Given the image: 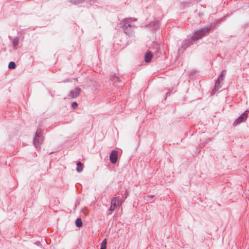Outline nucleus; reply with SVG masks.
<instances>
[{"instance_id": "obj_1", "label": "nucleus", "mask_w": 249, "mask_h": 249, "mask_svg": "<svg viewBox=\"0 0 249 249\" xmlns=\"http://www.w3.org/2000/svg\"><path fill=\"white\" fill-rule=\"evenodd\" d=\"M212 28V27H208L196 32L194 35L192 37V39L195 41L201 38L202 36L208 34Z\"/></svg>"}, {"instance_id": "obj_2", "label": "nucleus", "mask_w": 249, "mask_h": 249, "mask_svg": "<svg viewBox=\"0 0 249 249\" xmlns=\"http://www.w3.org/2000/svg\"><path fill=\"white\" fill-rule=\"evenodd\" d=\"M42 133L43 131L41 129L38 128L34 139V144L36 148L39 147L43 142Z\"/></svg>"}, {"instance_id": "obj_3", "label": "nucleus", "mask_w": 249, "mask_h": 249, "mask_svg": "<svg viewBox=\"0 0 249 249\" xmlns=\"http://www.w3.org/2000/svg\"><path fill=\"white\" fill-rule=\"evenodd\" d=\"M249 111L246 110L243 114H242L240 116H239L234 122V125H237L243 122H244L248 117V113Z\"/></svg>"}, {"instance_id": "obj_4", "label": "nucleus", "mask_w": 249, "mask_h": 249, "mask_svg": "<svg viewBox=\"0 0 249 249\" xmlns=\"http://www.w3.org/2000/svg\"><path fill=\"white\" fill-rule=\"evenodd\" d=\"M118 159L117 152L115 150H113L110 154L109 160L112 164L116 163Z\"/></svg>"}, {"instance_id": "obj_5", "label": "nucleus", "mask_w": 249, "mask_h": 249, "mask_svg": "<svg viewBox=\"0 0 249 249\" xmlns=\"http://www.w3.org/2000/svg\"><path fill=\"white\" fill-rule=\"evenodd\" d=\"M136 21L135 18H125V28L127 27H134V22Z\"/></svg>"}, {"instance_id": "obj_6", "label": "nucleus", "mask_w": 249, "mask_h": 249, "mask_svg": "<svg viewBox=\"0 0 249 249\" xmlns=\"http://www.w3.org/2000/svg\"><path fill=\"white\" fill-rule=\"evenodd\" d=\"M81 89L79 88H75L74 90L71 91L69 96L72 98H75L78 97L80 93Z\"/></svg>"}, {"instance_id": "obj_7", "label": "nucleus", "mask_w": 249, "mask_h": 249, "mask_svg": "<svg viewBox=\"0 0 249 249\" xmlns=\"http://www.w3.org/2000/svg\"><path fill=\"white\" fill-rule=\"evenodd\" d=\"M153 54L151 51L146 52L144 55V61L146 63L150 62L153 58Z\"/></svg>"}, {"instance_id": "obj_8", "label": "nucleus", "mask_w": 249, "mask_h": 249, "mask_svg": "<svg viewBox=\"0 0 249 249\" xmlns=\"http://www.w3.org/2000/svg\"><path fill=\"white\" fill-rule=\"evenodd\" d=\"M19 39L18 37H15L12 40V44L14 49H17L19 44Z\"/></svg>"}, {"instance_id": "obj_9", "label": "nucleus", "mask_w": 249, "mask_h": 249, "mask_svg": "<svg viewBox=\"0 0 249 249\" xmlns=\"http://www.w3.org/2000/svg\"><path fill=\"white\" fill-rule=\"evenodd\" d=\"M83 169V165L81 163V162L78 161L77 163V168H76V171L80 173L82 171Z\"/></svg>"}, {"instance_id": "obj_10", "label": "nucleus", "mask_w": 249, "mask_h": 249, "mask_svg": "<svg viewBox=\"0 0 249 249\" xmlns=\"http://www.w3.org/2000/svg\"><path fill=\"white\" fill-rule=\"evenodd\" d=\"M226 70H223L221 73L220 74L218 79H217V80H219L220 81H222L223 80V77L226 74Z\"/></svg>"}, {"instance_id": "obj_11", "label": "nucleus", "mask_w": 249, "mask_h": 249, "mask_svg": "<svg viewBox=\"0 0 249 249\" xmlns=\"http://www.w3.org/2000/svg\"><path fill=\"white\" fill-rule=\"evenodd\" d=\"M85 0H70L69 2L73 4H79L84 1Z\"/></svg>"}, {"instance_id": "obj_12", "label": "nucleus", "mask_w": 249, "mask_h": 249, "mask_svg": "<svg viewBox=\"0 0 249 249\" xmlns=\"http://www.w3.org/2000/svg\"><path fill=\"white\" fill-rule=\"evenodd\" d=\"M107 240L106 238L104 239L101 244L100 249H106L107 248Z\"/></svg>"}, {"instance_id": "obj_13", "label": "nucleus", "mask_w": 249, "mask_h": 249, "mask_svg": "<svg viewBox=\"0 0 249 249\" xmlns=\"http://www.w3.org/2000/svg\"><path fill=\"white\" fill-rule=\"evenodd\" d=\"M220 82L221 81L217 80L216 81L214 87V89L215 90H218L221 87V86L220 85Z\"/></svg>"}, {"instance_id": "obj_14", "label": "nucleus", "mask_w": 249, "mask_h": 249, "mask_svg": "<svg viewBox=\"0 0 249 249\" xmlns=\"http://www.w3.org/2000/svg\"><path fill=\"white\" fill-rule=\"evenodd\" d=\"M75 224L77 227H80L82 225V222L80 218H77L75 221Z\"/></svg>"}, {"instance_id": "obj_15", "label": "nucleus", "mask_w": 249, "mask_h": 249, "mask_svg": "<svg viewBox=\"0 0 249 249\" xmlns=\"http://www.w3.org/2000/svg\"><path fill=\"white\" fill-rule=\"evenodd\" d=\"M8 68L10 69H14L16 68V64L14 62H10L8 65Z\"/></svg>"}, {"instance_id": "obj_16", "label": "nucleus", "mask_w": 249, "mask_h": 249, "mask_svg": "<svg viewBox=\"0 0 249 249\" xmlns=\"http://www.w3.org/2000/svg\"><path fill=\"white\" fill-rule=\"evenodd\" d=\"M119 203V200L117 199L116 198H114L111 200V204L112 205L115 206L116 207L117 205Z\"/></svg>"}, {"instance_id": "obj_17", "label": "nucleus", "mask_w": 249, "mask_h": 249, "mask_svg": "<svg viewBox=\"0 0 249 249\" xmlns=\"http://www.w3.org/2000/svg\"><path fill=\"white\" fill-rule=\"evenodd\" d=\"M77 106H78V104L76 102H73L71 104V106H72V108H76L77 107Z\"/></svg>"}, {"instance_id": "obj_18", "label": "nucleus", "mask_w": 249, "mask_h": 249, "mask_svg": "<svg viewBox=\"0 0 249 249\" xmlns=\"http://www.w3.org/2000/svg\"><path fill=\"white\" fill-rule=\"evenodd\" d=\"M116 206L111 205L109 210L110 211H113L115 210Z\"/></svg>"}, {"instance_id": "obj_19", "label": "nucleus", "mask_w": 249, "mask_h": 249, "mask_svg": "<svg viewBox=\"0 0 249 249\" xmlns=\"http://www.w3.org/2000/svg\"><path fill=\"white\" fill-rule=\"evenodd\" d=\"M115 78L116 79V80H118V81H119V77H118L117 76H115Z\"/></svg>"}]
</instances>
